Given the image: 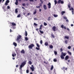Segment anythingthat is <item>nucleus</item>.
I'll return each mask as SVG.
<instances>
[{"instance_id": "2eb2a0df", "label": "nucleus", "mask_w": 74, "mask_h": 74, "mask_svg": "<svg viewBox=\"0 0 74 74\" xmlns=\"http://www.w3.org/2000/svg\"><path fill=\"white\" fill-rule=\"evenodd\" d=\"M62 56H66V53H64L63 52H62Z\"/></svg>"}, {"instance_id": "052dcab7", "label": "nucleus", "mask_w": 74, "mask_h": 74, "mask_svg": "<svg viewBox=\"0 0 74 74\" xmlns=\"http://www.w3.org/2000/svg\"><path fill=\"white\" fill-rule=\"evenodd\" d=\"M16 67L17 68H18V65H16Z\"/></svg>"}, {"instance_id": "9d476101", "label": "nucleus", "mask_w": 74, "mask_h": 74, "mask_svg": "<svg viewBox=\"0 0 74 74\" xmlns=\"http://www.w3.org/2000/svg\"><path fill=\"white\" fill-rule=\"evenodd\" d=\"M21 53H23V54H24L25 53V51L23 49L22 50H21Z\"/></svg>"}, {"instance_id": "49530a36", "label": "nucleus", "mask_w": 74, "mask_h": 74, "mask_svg": "<svg viewBox=\"0 0 74 74\" xmlns=\"http://www.w3.org/2000/svg\"><path fill=\"white\" fill-rule=\"evenodd\" d=\"M48 5H49V6H51V3H49L48 4Z\"/></svg>"}, {"instance_id": "13d9d810", "label": "nucleus", "mask_w": 74, "mask_h": 74, "mask_svg": "<svg viewBox=\"0 0 74 74\" xmlns=\"http://www.w3.org/2000/svg\"><path fill=\"white\" fill-rule=\"evenodd\" d=\"M29 1H32V2H33V1H34V0H29Z\"/></svg>"}, {"instance_id": "cd10ccee", "label": "nucleus", "mask_w": 74, "mask_h": 74, "mask_svg": "<svg viewBox=\"0 0 74 74\" xmlns=\"http://www.w3.org/2000/svg\"><path fill=\"white\" fill-rule=\"evenodd\" d=\"M25 41H27V40H29V39L27 37H25Z\"/></svg>"}, {"instance_id": "f257e3e1", "label": "nucleus", "mask_w": 74, "mask_h": 74, "mask_svg": "<svg viewBox=\"0 0 74 74\" xmlns=\"http://www.w3.org/2000/svg\"><path fill=\"white\" fill-rule=\"evenodd\" d=\"M26 64V61H25L22 62L20 66L21 69H22V68Z\"/></svg>"}, {"instance_id": "58836bf2", "label": "nucleus", "mask_w": 74, "mask_h": 74, "mask_svg": "<svg viewBox=\"0 0 74 74\" xmlns=\"http://www.w3.org/2000/svg\"><path fill=\"white\" fill-rule=\"evenodd\" d=\"M53 61L55 62H57V60L56 59H55L53 60Z\"/></svg>"}, {"instance_id": "4c0bfd02", "label": "nucleus", "mask_w": 74, "mask_h": 74, "mask_svg": "<svg viewBox=\"0 0 74 74\" xmlns=\"http://www.w3.org/2000/svg\"><path fill=\"white\" fill-rule=\"evenodd\" d=\"M34 25H35V26H38V25L36 24V23H34Z\"/></svg>"}, {"instance_id": "2f4dec72", "label": "nucleus", "mask_w": 74, "mask_h": 74, "mask_svg": "<svg viewBox=\"0 0 74 74\" xmlns=\"http://www.w3.org/2000/svg\"><path fill=\"white\" fill-rule=\"evenodd\" d=\"M63 18L64 19H67V17L65 16H63Z\"/></svg>"}, {"instance_id": "c9c22d12", "label": "nucleus", "mask_w": 74, "mask_h": 74, "mask_svg": "<svg viewBox=\"0 0 74 74\" xmlns=\"http://www.w3.org/2000/svg\"><path fill=\"white\" fill-rule=\"evenodd\" d=\"M44 26H47V24L46 23L44 22Z\"/></svg>"}, {"instance_id": "0eeeda50", "label": "nucleus", "mask_w": 74, "mask_h": 74, "mask_svg": "<svg viewBox=\"0 0 74 74\" xmlns=\"http://www.w3.org/2000/svg\"><path fill=\"white\" fill-rule=\"evenodd\" d=\"M10 24H11L12 26H16V24L15 23H14V22L10 23Z\"/></svg>"}, {"instance_id": "6e6d98bb", "label": "nucleus", "mask_w": 74, "mask_h": 74, "mask_svg": "<svg viewBox=\"0 0 74 74\" xmlns=\"http://www.w3.org/2000/svg\"><path fill=\"white\" fill-rule=\"evenodd\" d=\"M68 48L69 49H71V47H68Z\"/></svg>"}, {"instance_id": "f8f14e48", "label": "nucleus", "mask_w": 74, "mask_h": 74, "mask_svg": "<svg viewBox=\"0 0 74 74\" xmlns=\"http://www.w3.org/2000/svg\"><path fill=\"white\" fill-rule=\"evenodd\" d=\"M43 8L45 10H47V7L45 5H43Z\"/></svg>"}, {"instance_id": "69168bd1", "label": "nucleus", "mask_w": 74, "mask_h": 74, "mask_svg": "<svg viewBox=\"0 0 74 74\" xmlns=\"http://www.w3.org/2000/svg\"><path fill=\"white\" fill-rule=\"evenodd\" d=\"M22 8H23V9H24V10H25V8L23 7H22Z\"/></svg>"}, {"instance_id": "f03ea898", "label": "nucleus", "mask_w": 74, "mask_h": 74, "mask_svg": "<svg viewBox=\"0 0 74 74\" xmlns=\"http://www.w3.org/2000/svg\"><path fill=\"white\" fill-rule=\"evenodd\" d=\"M21 37H22V36H21V35H19L17 37L16 41H18Z\"/></svg>"}, {"instance_id": "864d4df0", "label": "nucleus", "mask_w": 74, "mask_h": 74, "mask_svg": "<svg viewBox=\"0 0 74 74\" xmlns=\"http://www.w3.org/2000/svg\"><path fill=\"white\" fill-rule=\"evenodd\" d=\"M63 51V49H62V48L60 49V52H62Z\"/></svg>"}, {"instance_id": "c85d7f7f", "label": "nucleus", "mask_w": 74, "mask_h": 74, "mask_svg": "<svg viewBox=\"0 0 74 74\" xmlns=\"http://www.w3.org/2000/svg\"><path fill=\"white\" fill-rule=\"evenodd\" d=\"M18 9H16L15 10V13H18Z\"/></svg>"}, {"instance_id": "9b49d317", "label": "nucleus", "mask_w": 74, "mask_h": 74, "mask_svg": "<svg viewBox=\"0 0 74 74\" xmlns=\"http://www.w3.org/2000/svg\"><path fill=\"white\" fill-rule=\"evenodd\" d=\"M13 44L15 46V47H16V46H17V44L15 42H13Z\"/></svg>"}, {"instance_id": "c03bdc74", "label": "nucleus", "mask_w": 74, "mask_h": 74, "mask_svg": "<svg viewBox=\"0 0 74 74\" xmlns=\"http://www.w3.org/2000/svg\"><path fill=\"white\" fill-rule=\"evenodd\" d=\"M54 54L55 55H57V52L56 51H54Z\"/></svg>"}, {"instance_id": "72a5a7b5", "label": "nucleus", "mask_w": 74, "mask_h": 74, "mask_svg": "<svg viewBox=\"0 0 74 74\" xmlns=\"http://www.w3.org/2000/svg\"><path fill=\"white\" fill-rule=\"evenodd\" d=\"M16 54L15 53H14V54H12V56L13 57H14L15 56H16Z\"/></svg>"}, {"instance_id": "20e7f679", "label": "nucleus", "mask_w": 74, "mask_h": 74, "mask_svg": "<svg viewBox=\"0 0 74 74\" xmlns=\"http://www.w3.org/2000/svg\"><path fill=\"white\" fill-rule=\"evenodd\" d=\"M30 69L32 70V71H34V67L33 65H32V67H30Z\"/></svg>"}, {"instance_id": "4468645a", "label": "nucleus", "mask_w": 74, "mask_h": 74, "mask_svg": "<svg viewBox=\"0 0 74 74\" xmlns=\"http://www.w3.org/2000/svg\"><path fill=\"white\" fill-rule=\"evenodd\" d=\"M18 4V0H16V1L15 3V4L16 5H17Z\"/></svg>"}, {"instance_id": "b1692460", "label": "nucleus", "mask_w": 74, "mask_h": 74, "mask_svg": "<svg viewBox=\"0 0 74 74\" xmlns=\"http://www.w3.org/2000/svg\"><path fill=\"white\" fill-rule=\"evenodd\" d=\"M34 45L33 44H31L30 45H29V47H34Z\"/></svg>"}, {"instance_id": "5fc2aeb1", "label": "nucleus", "mask_w": 74, "mask_h": 74, "mask_svg": "<svg viewBox=\"0 0 74 74\" xmlns=\"http://www.w3.org/2000/svg\"><path fill=\"white\" fill-rule=\"evenodd\" d=\"M22 5H23V6H25V3H23L22 4Z\"/></svg>"}, {"instance_id": "4be33fe9", "label": "nucleus", "mask_w": 74, "mask_h": 74, "mask_svg": "<svg viewBox=\"0 0 74 74\" xmlns=\"http://www.w3.org/2000/svg\"><path fill=\"white\" fill-rule=\"evenodd\" d=\"M65 13V11H62L61 12V13L62 15H64V14Z\"/></svg>"}, {"instance_id": "f3484780", "label": "nucleus", "mask_w": 74, "mask_h": 74, "mask_svg": "<svg viewBox=\"0 0 74 74\" xmlns=\"http://www.w3.org/2000/svg\"><path fill=\"white\" fill-rule=\"evenodd\" d=\"M51 36L52 37H53V38H55V36H54V35L53 34V33H52L51 34Z\"/></svg>"}, {"instance_id": "a19ab883", "label": "nucleus", "mask_w": 74, "mask_h": 74, "mask_svg": "<svg viewBox=\"0 0 74 74\" xmlns=\"http://www.w3.org/2000/svg\"><path fill=\"white\" fill-rule=\"evenodd\" d=\"M40 43L41 44H42V40H40Z\"/></svg>"}, {"instance_id": "a878e982", "label": "nucleus", "mask_w": 74, "mask_h": 74, "mask_svg": "<svg viewBox=\"0 0 74 74\" xmlns=\"http://www.w3.org/2000/svg\"><path fill=\"white\" fill-rule=\"evenodd\" d=\"M39 32L41 34H43L44 33V32L42 31L41 30H39Z\"/></svg>"}, {"instance_id": "bf43d9fd", "label": "nucleus", "mask_w": 74, "mask_h": 74, "mask_svg": "<svg viewBox=\"0 0 74 74\" xmlns=\"http://www.w3.org/2000/svg\"><path fill=\"white\" fill-rule=\"evenodd\" d=\"M66 29L68 31H70V29L69 28H67Z\"/></svg>"}, {"instance_id": "8fccbe9b", "label": "nucleus", "mask_w": 74, "mask_h": 74, "mask_svg": "<svg viewBox=\"0 0 74 74\" xmlns=\"http://www.w3.org/2000/svg\"><path fill=\"white\" fill-rule=\"evenodd\" d=\"M10 7L9 6H7V9H10Z\"/></svg>"}, {"instance_id": "f704fd0d", "label": "nucleus", "mask_w": 74, "mask_h": 74, "mask_svg": "<svg viewBox=\"0 0 74 74\" xmlns=\"http://www.w3.org/2000/svg\"><path fill=\"white\" fill-rule=\"evenodd\" d=\"M70 10H72V11H74V8H71V9H70Z\"/></svg>"}, {"instance_id": "0e129e2a", "label": "nucleus", "mask_w": 74, "mask_h": 74, "mask_svg": "<svg viewBox=\"0 0 74 74\" xmlns=\"http://www.w3.org/2000/svg\"><path fill=\"white\" fill-rule=\"evenodd\" d=\"M73 26H74V25H73V24H72L71 25V26L73 27Z\"/></svg>"}, {"instance_id": "79ce46f5", "label": "nucleus", "mask_w": 74, "mask_h": 74, "mask_svg": "<svg viewBox=\"0 0 74 74\" xmlns=\"http://www.w3.org/2000/svg\"><path fill=\"white\" fill-rule=\"evenodd\" d=\"M29 69H27L26 70V73H29Z\"/></svg>"}, {"instance_id": "338daca9", "label": "nucleus", "mask_w": 74, "mask_h": 74, "mask_svg": "<svg viewBox=\"0 0 74 74\" xmlns=\"http://www.w3.org/2000/svg\"><path fill=\"white\" fill-rule=\"evenodd\" d=\"M70 60H68V62H69H69H70Z\"/></svg>"}, {"instance_id": "3c124183", "label": "nucleus", "mask_w": 74, "mask_h": 74, "mask_svg": "<svg viewBox=\"0 0 74 74\" xmlns=\"http://www.w3.org/2000/svg\"><path fill=\"white\" fill-rule=\"evenodd\" d=\"M29 47V48L30 49H32V47Z\"/></svg>"}, {"instance_id": "aec40b11", "label": "nucleus", "mask_w": 74, "mask_h": 74, "mask_svg": "<svg viewBox=\"0 0 74 74\" xmlns=\"http://www.w3.org/2000/svg\"><path fill=\"white\" fill-rule=\"evenodd\" d=\"M64 56H63V55H61V58L62 59H64Z\"/></svg>"}, {"instance_id": "ea45409f", "label": "nucleus", "mask_w": 74, "mask_h": 74, "mask_svg": "<svg viewBox=\"0 0 74 74\" xmlns=\"http://www.w3.org/2000/svg\"><path fill=\"white\" fill-rule=\"evenodd\" d=\"M36 45L37 47H40V45L38 43H37L36 44Z\"/></svg>"}, {"instance_id": "bb28decb", "label": "nucleus", "mask_w": 74, "mask_h": 74, "mask_svg": "<svg viewBox=\"0 0 74 74\" xmlns=\"http://www.w3.org/2000/svg\"><path fill=\"white\" fill-rule=\"evenodd\" d=\"M25 36L26 37L27 36V32L26 31H25Z\"/></svg>"}, {"instance_id": "7c9ffc66", "label": "nucleus", "mask_w": 74, "mask_h": 74, "mask_svg": "<svg viewBox=\"0 0 74 74\" xmlns=\"http://www.w3.org/2000/svg\"><path fill=\"white\" fill-rule=\"evenodd\" d=\"M54 3H55V5H56V4H57V1H56V0H54Z\"/></svg>"}, {"instance_id": "4d7b16f0", "label": "nucleus", "mask_w": 74, "mask_h": 74, "mask_svg": "<svg viewBox=\"0 0 74 74\" xmlns=\"http://www.w3.org/2000/svg\"><path fill=\"white\" fill-rule=\"evenodd\" d=\"M49 48H51V49H52V48H53V47H50Z\"/></svg>"}, {"instance_id": "e2e57ef3", "label": "nucleus", "mask_w": 74, "mask_h": 74, "mask_svg": "<svg viewBox=\"0 0 74 74\" xmlns=\"http://www.w3.org/2000/svg\"><path fill=\"white\" fill-rule=\"evenodd\" d=\"M48 8H51V5L50 6H48Z\"/></svg>"}, {"instance_id": "423d86ee", "label": "nucleus", "mask_w": 74, "mask_h": 74, "mask_svg": "<svg viewBox=\"0 0 74 74\" xmlns=\"http://www.w3.org/2000/svg\"><path fill=\"white\" fill-rule=\"evenodd\" d=\"M69 58V56H66L65 57V60H67Z\"/></svg>"}, {"instance_id": "a18cd8bd", "label": "nucleus", "mask_w": 74, "mask_h": 74, "mask_svg": "<svg viewBox=\"0 0 74 74\" xmlns=\"http://www.w3.org/2000/svg\"><path fill=\"white\" fill-rule=\"evenodd\" d=\"M36 13H37V12H36V11L34 12L33 13V14L34 15V14H36Z\"/></svg>"}, {"instance_id": "6ab92c4d", "label": "nucleus", "mask_w": 74, "mask_h": 74, "mask_svg": "<svg viewBox=\"0 0 74 74\" xmlns=\"http://www.w3.org/2000/svg\"><path fill=\"white\" fill-rule=\"evenodd\" d=\"M45 45L46 46H48V42H45Z\"/></svg>"}, {"instance_id": "5701e85b", "label": "nucleus", "mask_w": 74, "mask_h": 74, "mask_svg": "<svg viewBox=\"0 0 74 74\" xmlns=\"http://www.w3.org/2000/svg\"><path fill=\"white\" fill-rule=\"evenodd\" d=\"M53 69V66L52 65L51 68V70H52Z\"/></svg>"}, {"instance_id": "e433bc0d", "label": "nucleus", "mask_w": 74, "mask_h": 74, "mask_svg": "<svg viewBox=\"0 0 74 74\" xmlns=\"http://www.w3.org/2000/svg\"><path fill=\"white\" fill-rule=\"evenodd\" d=\"M36 8H40V6H36Z\"/></svg>"}, {"instance_id": "a211bd4d", "label": "nucleus", "mask_w": 74, "mask_h": 74, "mask_svg": "<svg viewBox=\"0 0 74 74\" xmlns=\"http://www.w3.org/2000/svg\"><path fill=\"white\" fill-rule=\"evenodd\" d=\"M53 16H54V17H55V18H56V17H58V15L57 14H53Z\"/></svg>"}, {"instance_id": "1a4fd4ad", "label": "nucleus", "mask_w": 74, "mask_h": 74, "mask_svg": "<svg viewBox=\"0 0 74 74\" xmlns=\"http://www.w3.org/2000/svg\"><path fill=\"white\" fill-rule=\"evenodd\" d=\"M56 29V27H55V26H54L52 28V29L53 30V31H54V32H55V31H56V30H55Z\"/></svg>"}, {"instance_id": "603ef678", "label": "nucleus", "mask_w": 74, "mask_h": 74, "mask_svg": "<svg viewBox=\"0 0 74 74\" xmlns=\"http://www.w3.org/2000/svg\"><path fill=\"white\" fill-rule=\"evenodd\" d=\"M66 22H69V20H68V19H66Z\"/></svg>"}, {"instance_id": "393cba45", "label": "nucleus", "mask_w": 74, "mask_h": 74, "mask_svg": "<svg viewBox=\"0 0 74 74\" xmlns=\"http://www.w3.org/2000/svg\"><path fill=\"white\" fill-rule=\"evenodd\" d=\"M28 63H29V64L31 65L32 64V61H29L28 62Z\"/></svg>"}, {"instance_id": "412c9836", "label": "nucleus", "mask_w": 74, "mask_h": 74, "mask_svg": "<svg viewBox=\"0 0 74 74\" xmlns=\"http://www.w3.org/2000/svg\"><path fill=\"white\" fill-rule=\"evenodd\" d=\"M69 54V55H71V53L69 51H68L67 52Z\"/></svg>"}, {"instance_id": "39448f33", "label": "nucleus", "mask_w": 74, "mask_h": 74, "mask_svg": "<svg viewBox=\"0 0 74 74\" xmlns=\"http://www.w3.org/2000/svg\"><path fill=\"white\" fill-rule=\"evenodd\" d=\"M10 3V1L9 0H6L5 4V5H8V3Z\"/></svg>"}, {"instance_id": "dca6fc26", "label": "nucleus", "mask_w": 74, "mask_h": 74, "mask_svg": "<svg viewBox=\"0 0 74 74\" xmlns=\"http://www.w3.org/2000/svg\"><path fill=\"white\" fill-rule=\"evenodd\" d=\"M64 38H66V39L68 40V39H69V36H66L64 37Z\"/></svg>"}, {"instance_id": "6e6552de", "label": "nucleus", "mask_w": 74, "mask_h": 74, "mask_svg": "<svg viewBox=\"0 0 74 74\" xmlns=\"http://www.w3.org/2000/svg\"><path fill=\"white\" fill-rule=\"evenodd\" d=\"M61 27L62 28V29H63L64 28V29H65V30H66V27L65 26L64 27V25H61Z\"/></svg>"}, {"instance_id": "7ed1b4c3", "label": "nucleus", "mask_w": 74, "mask_h": 74, "mask_svg": "<svg viewBox=\"0 0 74 74\" xmlns=\"http://www.w3.org/2000/svg\"><path fill=\"white\" fill-rule=\"evenodd\" d=\"M58 4H63L64 3V1H61V0H59V1H58L57 2Z\"/></svg>"}, {"instance_id": "37998d69", "label": "nucleus", "mask_w": 74, "mask_h": 74, "mask_svg": "<svg viewBox=\"0 0 74 74\" xmlns=\"http://www.w3.org/2000/svg\"><path fill=\"white\" fill-rule=\"evenodd\" d=\"M65 44H67V40H65Z\"/></svg>"}, {"instance_id": "774afa93", "label": "nucleus", "mask_w": 74, "mask_h": 74, "mask_svg": "<svg viewBox=\"0 0 74 74\" xmlns=\"http://www.w3.org/2000/svg\"><path fill=\"white\" fill-rule=\"evenodd\" d=\"M4 8H5V7H2V8H3V10H4Z\"/></svg>"}, {"instance_id": "680f3d73", "label": "nucleus", "mask_w": 74, "mask_h": 74, "mask_svg": "<svg viewBox=\"0 0 74 74\" xmlns=\"http://www.w3.org/2000/svg\"><path fill=\"white\" fill-rule=\"evenodd\" d=\"M27 15L28 16H29L30 15V13H28L27 14Z\"/></svg>"}, {"instance_id": "473e14b6", "label": "nucleus", "mask_w": 74, "mask_h": 74, "mask_svg": "<svg viewBox=\"0 0 74 74\" xmlns=\"http://www.w3.org/2000/svg\"><path fill=\"white\" fill-rule=\"evenodd\" d=\"M21 14H19L18 15L17 17V18H20V17H21Z\"/></svg>"}, {"instance_id": "09e8293b", "label": "nucleus", "mask_w": 74, "mask_h": 74, "mask_svg": "<svg viewBox=\"0 0 74 74\" xmlns=\"http://www.w3.org/2000/svg\"><path fill=\"white\" fill-rule=\"evenodd\" d=\"M36 49H37V50H40V48H38V47H36Z\"/></svg>"}, {"instance_id": "de8ad7c7", "label": "nucleus", "mask_w": 74, "mask_h": 74, "mask_svg": "<svg viewBox=\"0 0 74 74\" xmlns=\"http://www.w3.org/2000/svg\"><path fill=\"white\" fill-rule=\"evenodd\" d=\"M44 63H45L46 64H48V63L46 62L45 61H44Z\"/></svg>"}, {"instance_id": "ddd939ff", "label": "nucleus", "mask_w": 74, "mask_h": 74, "mask_svg": "<svg viewBox=\"0 0 74 74\" xmlns=\"http://www.w3.org/2000/svg\"><path fill=\"white\" fill-rule=\"evenodd\" d=\"M42 25H41L39 29L40 30H42Z\"/></svg>"}, {"instance_id": "c756f323", "label": "nucleus", "mask_w": 74, "mask_h": 74, "mask_svg": "<svg viewBox=\"0 0 74 74\" xmlns=\"http://www.w3.org/2000/svg\"><path fill=\"white\" fill-rule=\"evenodd\" d=\"M51 20V17H49L48 18V19H47V21H49Z\"/></svg>"}]
</instances>
